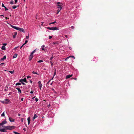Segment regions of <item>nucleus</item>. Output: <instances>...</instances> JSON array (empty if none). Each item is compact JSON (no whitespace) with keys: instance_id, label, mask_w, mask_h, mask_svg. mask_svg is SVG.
<instances>
[{"instance_id":"nucleus-1","label":"nucleus","mask_w":134,"mask_h":134,"mask_svg":"<svg viewBox=\"0 0 134 134\" xmlns=\"http://www.w3.org/2000/svg\"><path fill=\"white\" fill-rule=\"evenodd\" d=\"M14 29L16 30H19L21 31H22L23 32H24L25 31L22 28H20L19 27H17L16 26H13V25H10Z\"/></svg>"},{"instance_id":"nucleus-2","label":"nucleus","mask_w":134,"mask_h":134,"mask_svg":"<svg viewBox=\"0 0 134 134\" xmlns=\"http://www.w3.org/2000/svg\"><path fill=\"white\" fill-rule=\"evenodd\" d=\"M62 3L60 2H58L57 3V6L58 9V10H59V12H60L62 9Z\"/></svg>"},{"instance_id":"nucleus-3","label":"nucleus","mask_w":134,"mask_h":134,"mask_svg":"<svg viewBox=\"0 0 134 134\" xmlns=\"http://www.w3.org/2000/svg\"><path fill=\"white\" fill-rule=\"evenodd\" d=\"M15 127L14 126H5L4 127V128L6 129V130H12L15 129Z\"/></svg>"},{"instance_id":"nucleus-4","label":"nucleus","mask_w":134,"mask_h":134,"mask_svg":"<svg viewBox=\"0 0 134 134\" xmlns=\"http://www.w3.org/2000/svg\"><path fill=\"white\" fill-rule=\"evenodd\" d=\"M47 29H48L50 30H59V29L57 28L56 27H47Z\"/></svg>"},{"instance_id":"nucleus-5","label":"nucleus","mask_w":134,"mask_h":134,"mask_svg":"<svg viewBox=\"0 0 134 134\" xmlns=\"http://www.w3.org/2000/svg\"><path fill=\"white\" fill-rule=\"evenodd\" d=\"M38 87L40 88V90H41V88L42 87V85L41 83V81H39L38 82Z\"/></svg>"},{"instance_id":"nucleus-6","label":"nucleus","mask_w":134,"mask_h":134,"mask_svg":"<svg viewBox=\"0 0 134 134\" xmlns=\"http://www.w3.org/2000/svg\"><path fill=\"white\" fill-rule=\"evenodd\" d=\"M4 100L5 101V102H4V101H2V102L3 103H5V104H7L9 103V102H10V100L8 99H5Z\"/></svg>"},{"instance_id":"nucleus-7","label":"nucleus","mask_w":134,"mask_h":134,"mask_svg":"<svg viewBox=\"0 0 134 134\" xmlns=\"http://www.w3.org/2000/svg\"><path fill=\"white\" fill-rule=\"evenodd\" d=\"M19 81L20 82H27L26 78H24V79H21Z\"/></svg>"},{"instance_id":"nucleus-8","label":"nucleus","mask_w":134,"mask_h":134,"mask_svg":"<svg viewBox=\"0 0 134 134\" xmlns=\"http://www.w3.org/2000/svg\"><path fill=\"white\" fill-rule=\"evenodd\" d=\"M7 123L6 121L4 120L1 123H0V125L1 126L3 125L4 124H6Z\"/></svg>"},{"instance_id":"nucleus-9","label":"nucleus","mask_w":134,"mask_h":134,"mask_svg":"<svg viewBox=\"0 0 134 134\" xmlns=\"http://www.w3.org/2000/svg\"><path fill=\"white\" fill-rule=\"evenodd\" d=\"M6 129L4 128V129H1L0 128V131L1 132H6L7 131Z\"/></svg>"},{"instance_id":"nucleus-10","label":"nucleus","mask_w":134,"mask_h":134,"mask_svg":"<svg viewBox=\"0 0 134 134\" xmlns=\"http://www.w3.org/2000/svg\"><path fill=\"white\" fill-rule=\"evenodd\" d=\"M72 74L66 75V79H68L71 77L72 76Z\"/></svg>"},{"instance_id":"nucleus-11","label":"nucleus","mask_w":134,"mask_h":134,"mask_svg":"<svg viewBox=\"0 0 134 134\" xmlns=\"http://www.w3.org/2000/svg\"><path fill=\"white\" fill-rule=\"evenodd\" d=\"M9 119L10 122H13L14 121V119L12 118L9 117Z\"/></svg>"},{"instance_id":"nucleus-12","label":"nucleus","mask_w":134,"mask_h":134,"mask_svg":"<svg viewBox=\"0 0 134 134\" xmlns=\"http://www.w3.org/2000/svg\"><path fill=\"white\" fill-rule=\"evenodd\" d=\"M16 88L18 90L19 94H20L21 93V90L19 88L17 87Z\"/></svg>"},{"instance_id":"nucleus-13","label":"nucleus","mask_w":134,"mask_h":134,"mask_svg":"<svg viewBox=\"0 0 134 134\" xmlns=\"http://www.w3.org/2000/svg\"><path fill=\"white\" fill-rule=\"evenodd\" d=\"M33 57V55L30 54L29 57V60L31 61Z\"/></svg>"},{"instance_id":"nucleus-14","label":"nucleus","mask_w":134,"mask_h":134,"mask_svg":"<svg viewBox=\"0 0 134 134\" xmlns=\"http://www.w3.org/2000/svg\"><path fill=\"white\" fill-rule=\"evenodd\" d=\"M6 59V57L5 55H4L3 56V58H2L1 59L0 61H4Z\"/></svg>"},{"instance_id":"nucleus-15","label":"nucleus","mask_w":134,"mask_h":134,"mask_svg":"<svg viewBox=\"0 0 134 134\" xmlns=\"http://www.w3.org/2000/svg\"><path fill=\"white\" fill-rule=\"evenodd\" d=\"M27 120L28 121V124L29 125L30 124V117H29L27 119Z\"/></svg>"},{"instance_id":"nucleus-16","label":"nucleus","mask_w":134,"mask_h":134,"mask_svg":"<svg viewBox=\"0 0 134 134\" xmlns=\"http://www.w3.org/2000/svg\"><path fill=\"white\" fill-rule=\"evenodd\" d=\"M37 116L36 114H35L33 118V120H34L36 118H37Z\"/></svg>"},{"instance_id":"nucleus-17","label":"nucleus","mask_w":134,"mask_h":134,"mask_svg":"<svg viewBox=\"0 0 134 134\" xmlns=\"http://www.w3.org/2000/svg\"><path fill=\"white\" fill-rule=\"evenodd\" d=\"M16 35H17V32H15L14 33V35H13V38H15L16 37Z\"/></svg>"},{"instance_id":"nucleus-18","label":"nucleus","mask_w":134,"mask_h":134,"mask_svg":"<svg viewBox=\"0 0 134 134\" xmlns=\"http://www.w3.org/2000/svg\"><path fill=\"white\" fill-rule=\"evenodd\" d=\"M18 54H17L15 53L14 54V55L13 56V58H16Z\"/></svg>"},{"instance_id":"nucleus-19","label":"nucleus","mask_w":134,"mask_h":134,"mask_svg":"<svg viewBox=\"0 0 134 134\" xmlns=\"http://www.w3.org/2000/svg\"><path fill=\"white\" fill-rule=\"evenodd\" d=\"M45 47V46L44 45H43L42 46H41V48H42V50H44V51H45V50L44 49V47Z\"/></svg>"},{"instance_id":"nucleus-20","label":"nucleus","mask_w":134,"mask_h":134,"mask_svg":"<svg viewBox=\"0 0 134 134\" xmlns=\"http://www.w3.org/2000/svg\"><path fill=\"white\" fill-rule=\"evenodd\" d=\"M70 57H72V58H73L74 59H75V57H74L72 55V56H70L68 57L67 58V59H68V58H69Z\"/></svg>"},{"instance_id":"nucleus-21","label":"nucleus","mask_w":134,"mask_h":134,"mask_svg":"<svg viewBox=\"0 0 134 134\" xmlns=\"http://www.w3.org/2000/svg\"><path fill=\"white\" fill-rule=\"evenodd\" d=\"M21 85V83L19 82L17 83L16 84V86L20 85Z\"/></svg>"},{"instance_id":"nucleus-22","label":"nucleus","mask_w":134,"mask_h":134,"mask_svg":"<svg viewBox=\"0 0 134 134\" xmlns=\"http://www.w3.org/2000/svg\"><path fill=\"white\" fill-rule=\"evenodd\" d=\"M43 62V60H40L38 61H37V63H41Z\"/></svg>"},{"instance_id":"nucleus-23","label":"nucleus","mask_w":134,"mask_h":134,"mask_svg":"<svg viewBox=\"0 0 134 134\" xmlns=\"http://www.w3.org/2000/svg\"><path fill=\"white\" fill-rule=\"evenodd\" d=\"M56 23V21H54V22H51V23H49V25H51V24H54V23Z\"/></svg>"},{"instance_id":"nucleus-24","label":"nucleus","mask_w":134,"mask_h":134,"mask_svg":"<svg viewBox=\"0 0 134 134\" xmlns=\"http://www.w3.org/2000/svg\"><path fill=\"white\" fill-rule=\"evenodd\" d=\"M36 50L35 49L33 51H32L30 54H32L33 55V54L36 51Z\"/></svg>"},{"instance_id":"nucleus-25","label":"nucleus","mask_w":134,"mask_h":134,"mask_svg":"<svg viewBox=\"0 0 134 134\" xmlns=\"http://www.w3.org/2000/svg\"><path fill=\"white\" fill-rule=\"evenodd\" d=\"M5 116L4 112V111L1 115L2 116Z\"/></svg>"},{"instance_id":"nucleus-26","label":"nucleus","mask_w":134,"mask_h":134,"mask_svg":"<svg viewBox=\"0 0 134 134\" xmlns=\"http://www.w3.org/2000/svg\"><path fill=\"white\" fill-rule=\"evenodd\" d=\"M2 49L3 50H5V48L4 46H2Z\"/></svg>"},{"instance_id":"nucleus-27","label":"nucleus","mask_w":134,"mask_h":134,"mask_svg":"<svg viewBox=\"0 0 134 134\" xmlns=\"http://www.w3.org/2000/svg\"><path fill=\"white\" fill-rule=\"evenodd\" d=\"M17 7V6L16 5H13L12 7V8L13 9H15Z\"/></svg>"},{"instance_id":"nucleus-28","label":"nucleus","mask_w":134,"mask_h":134,"mask_svg":"<svg viewBox=\"0 0 134 134\" xmlns=\"http://www.w3.org/2000/svg\"><path fill=\"white\" fill-rule=\"evenodd\" d=\"M32 73L34 74H36L37 75H38L37 73L36 72H35L34 71H33L32 72Z\"/></svg>"},{"instance_id":"nucleus-29","label":"nucleus","mask_w":134,"mask_h":134,"mask_svg":"<svg viewBox=\"0 0 134 134\" xmlns=\"http://www.w3.org/2000/svg\"><path fill=\"white\" fill-rule=\"evenodd\" d=\"M5 64L3 63H1L0 64V66H3V65H4Z\"/></svg>"},{"instance_id":"nucleus-30","label":"nucleus","mask_w":134,"mask_h":134,"mask_svg":"<svg viewBox=\"0 0 134 134\" xmlns=\"http://www.w3.org/2000/svg\"><path fill=\"white\" fill-rule=\"evenodd\" d=\"M9 71L10 73H11L12 74H13L14 72V71Z\"/></svg>"},{"instance_id":"nucleus-31","label":"nucleus","mask_w":134,"mask_h":134,"mask_svg":"<svg viewBox=\"0 0 134 134\" xmlns=\"http://www.w3.org/2000/svg\"><path fill=\"white\" fill-rule=\"evenodd\" d=\"M13 132L15 134H21L20 133H19L16 132L15 131H14Z\"/></svg>"},{"instance_id":"nucleus-32","label":"nucleus","mask_w":134,"mask_h":134,"mask_svg":"<svg viewBox=\"0 0 134 134\" xmlns=\"http://www.w3.org/2000/svg\"><path fill=\"white\" fill-rule=\"evenodd\" d=\"M50 63L51 64V65L52 66L53 65V62L51 61L50 62Z\"/></svg>"},{"instance_id":"nucleus-33","label":"nucleus","mask_w":134,"mask_h":134,"mask_svg":"<svg viewBox=\"0 0 134 134\" xmlns=\"http://www.w3.org/2000/svg\"><path fill=\"white\" fill-rule=\"evenodd\" d=\"M14 2H13L12 1H11L10 2V4H14Z\"/></svg>"},{"instance_id":"nucleus-34","label":"nucleus","mask_w":134,"mask_h":134,"mask_svg":"<svg viewBox=\"0 0 134 134\" xmlns=\"http://www.w3.org/2000/svg\"><path fill=\"white\" fill-rule=\"evenodd\" d=\"M18 2V0H15L14 2L15 4L16 3Z\"/></svg>"},{"instance_id":"nucleus-35","label":"nucleus","mask_w":134,"mask_h":134,"mask_svg":"<svg viewBox=\"0 0 134 134\" xmlns=\"http://www.w3.org/2000/svg\"><path fill=\"white\" fill-rule=\"evenodd\" d=\"M35 100L36 101V102H37V101H38V99L37 98H35Z\"/></svg>"},{"instance_id":"nucleus-36","label":"nucleus","mask_w":134,"mask_h":134,"mask_svg":"<svg viewBox=\"0 0 134 134\" xmlns=\"http://www.w3.org/2000/svg\"><path fill=\"white\" fill-rule=\"evenodd\" d=\"M53 56H52V57H51L50 59V60H52V59H53Z\"/></svg>"},{"instance_id":"nucleus-37","label":"nucleus","mask_w":134,"mask_h":134,"mask_svg":"<svg viewBox=\"0 0 134 134\" xmlns=\"http://www.w3.org/2000/svg\"><path fill=\"white\" fill-rule=\"evenodd\" d=\"M56 70H55V71L54 72V75H53V76H54L56 75Z\"/></svg>"},{"instance_id":"nucleus-38","label":"nucleus","mask_w":134,"mask_h":134,"mask_svg":"<svg viewBox=\"0 0 134 134\" xmlns=\"http://www.w3.org/2000/svg\"><path fill=\"white\" fill-rule=\"evenodd\" d=\"M27 42H28L27 40H26L25 43H24V44H26L27 43Z\"/></svg>"},{"instance_id":"nucleus-39","label":"nucleus","mask_w":134,"mask_h":134,"mask_svg":"<svg viewBox=\"0 0 134 134\" xmlns=\"http://www.w3.org/2000/svg\"><path fill=\"white\" fill-rule=\"evenodd\" d=\"M49 39H51L52 38V37L51 36H49Z\"/></svg>"},{"instance_id":"nucleus-40","label":"nucleus","mask_w":134,"mask_h":134,"mask_svg":"<svg viewBox=\"0 0 134 134\" xmlns=\"http://www.w3.org/2000/svg\"><path fill=\"white\" fill-rule=\"evenodd\" d=\"M51 81V80H49L47 82V84H49V83L50 81Z\"/></svg>"},{"instance_id":"nucleus-41","label":"nucleus","mask_w":134,"mask_h":134,"mask_svg":"<svg viewBox=\"0 0 134 134\" xmlns=\"http://www.w3.org/2000/svg\"><path fill=\"white\" fill-rule=\"evenodd\" d=\"M70 27L72 29H74V27L73 26H72Z\"/></svg>"},{"instance_id":"nucleus-42","label":"nucleus","mask_w":134,"mask_h":134,"mask_svg":"<svg viewBox=\"0 0 134 134\" xmlns=\"http://www.w3.org/2000/svg\"><path fill=\"white\" fill-rule=\"evenodd\" d=\"M5 11H6L7 10H8V9H7L6 7H5Z\"/></svg>"},{"instance_id":"nucleus-43","label":"nucleus","mask_w":134,"mask_h":134,"mask_svg":"<svg viewBox=\"0 0 134 134\" xmlns=\"http://www.w3.org/2000/svg\"><path fill=\"white\" fill-rule=\"evenodd\" d=\"M31 77L30 76H27V79H29Z\"/></svg>"},{"instance_id":"nucleus-44","label":"nucleus","mask_w":134,"mask_h":134,"mask_svg":"<svg viewBox=\"0 0 134 134\" xmlns=\"http://www.w3.org/2000/svg\"><path fill=\"white\" fill-rule=\"evenodd\" d=\"M29 38V36H26V39H28Z\"/></svg>"},{"instance_id":"nucleus-45","label":"nucleus","mask_w":134,"mask_h":134,"mask_svg":"<svg viewBox=\"0 0 134 134\" xmlns=\"http://www.w3.org/2000/svg\"><path fill=\"white\" fill-rule=\"evenodd\" d=\"M2 6L3 7H4V8H5V7H5L4 6V4L3 3H2Z\"/></svg>"},{"instance_id":"nucleus-46","label":"nucleus","mask_w":134,"mask_h":134,"mask_svg":"<svg viewBox=\"0 0 134 134\" xmlns=\"http://www.w3.org/2000/svg\"><path fill=\"white\" fill-rule=\"evenodd\" d=\"M30 93L31 94H32L33 93V91H30Z\"/></svg>"},{"instance_id":"nucleus-47","label":"nucleus","mask_w":134,"mask_h":134,"mask_svg":"<svg viewBox=\"0 0 134 134\" xmlns=\"http://www.w3.org/2000/svg\"><path fill=\"white\" fill-rule=\"evenodd\" d=\"M21 82L22 84L23 85H25V84L23 82Z\"/></svg>"},{"instance_id":"nucleus-48","label":"nucleus","mask_w":134,"mask_h":134,"mask_svg":"<svg viewBox=\"0 0 134 134\" xmlns=\"http://www.w3.org/2000/svg\"><path fill=\"white\" fill-rule=\"evenodd\" d=\"M59 12V10H57V13H56V14H58L59 13V12Z\"/></svg>"},{"instance_id":"nucleus-49","label":"nucleus","mask_w":134,"mask_h":134,"mask_svg":"<svg viewBox=\"0 0 134 134\" xmlns=\"http://www.w3.org/2000/svg\"><path fill=\"white\" fill-rule=\"evenodd\" d=\"M23 99H23V98H21V100L22 101H23Z\"/></svg>"},{"instance_id":"nucleus-50","label":"nucleus","mask_w":134,"mask_h":134,"mask_svg":"<svg viewBox=\"0 0 134 134\" xmlns=\"http://www.w3.org/2000/svg\"><path fill=\"white\" fill-rule=\"evenodd\" d=\"M54 77V76H53V77L50 80H52L53 79Z\"/></svg>"},{"instance_id":"nucleus-51","label":"nucleus","mask_w":134,"mask_h":134,"mask_svg":"<svg viewBox=\"0 0 134 134\" xmlns=\"http://www.w3.org/2000/svg\"><path fill=\"white\" fill-rule=\"evenodd\" d=\"M52 84H53V82H52V83H50V85H52Z\"/></svg>"},{"instance_id":"nucleus-52","label":"nucleus","mask_w":134,"mask_h":134,"mask_svg":"<svg viewBox=\"0 0 134 134\" xmlns=\"http://www.w3.org/2000/svg\"><path fill=\"white\" fill-rule=\"evenodd\" d=\"M65 37H66V38H67L68 37V36L67 35H65Z\"/></svg>"},{"instance_id":"nucleus-53","label":"nucleus","mask_w":134,"mask_h":134,"mask_svg":"<svg viewBox=\"0 0 134 134\" xmlns=\"http://www.w3.org/2000/svg\"><path fill=\"white\" fill-rule=\"evenodd\" d=\"M30 82L31 83H32V81L31 80L30 81Z\"/></svg>"},{"instance_id":"nucleus-54","label":"nucleus","mask_w":134,"mask_h":134,"mask_svg":"<svg viewBox=\"0 0 134 134\" xmlns=\"http://www.w3.org/2000/svg\"><path fill=\"white\" fill-rule=\"evenodd\" d=\"M69 49H70V50H71V49H72V48H71V47H69Z\"/></svg>"},{"instance_id":"nucleus-55","label":"nucleus","mask_w":134,"mask_h":134,"mask_svg":"<svg viewBox=\"0 0 134 134\" xmlns=\"http://www.w3.org/2000/svg\"><path fill=\"white\" fill-rule=\"evenodd\" d=\"M18 115L19 116H20V114H19Z\"/></svg>"},{"instance_id":"nucleus-56","label":"nucleus","mask_w":134,"mask_h":134,"mask_svg":"<svg viewBox=\"0 0 134 134\" xmlns=\"http://www.w3.org/2000/svg\"><path fill=\"white\" fill-rule=\"evenodd\" d=\"M5 18H6V19H9V18H8V17H6Z\"/></svg>"},{"instance_id":"nucleus-57","label":"nucleus","mask_w":134,"mask_h":134,"mask_svg":"<svg viewBox=\"0 0 134 134\" xmlns=\"http://www.w3.org/2000/svg\"><path fill=\"white\" fill-rule=\"evenodd\" d=\"M25 44H24H24H23V45H22V46H24Z\"/></svg>"},{"instance_id":"nucleus-58","label":"nucleus","mask_w":134,"mask_h":134,"mask_svg":"<svg viewBox=\"0 0 134 134\" xmlns=\"http://www.w3.org/2000/svg\"><path fill=\"white\" fill-rule=\"evenodd\" d=\"M75 79V80H77V79L76 78H75V79Z\"/></svg>"},{"instance_id":"nucleus-59","label":"nucleus","mask_w":134,"mask_h":134,"mask_svg":"<svg viewBox=\"0 0 134 134\" xmlns=\"http://www.w3.org/2000/svg\"><path fill=\"white\" fill-rule=\"evenodd\" d=\"M6 23H7V24H9V23H8V21H7V22H6Z\"/></svg>"},{"instance_id":"nucleus-60","label":"nucleus","mask_w":134,"mask_h":134,"mask_svg":"<svg viewBox=\"0 0 134 134\" xmlns=\"http://www.w3.org/2000/svg\"><path fill=\"white\" fill-rule=\"evenodd\" d=\"M23 47V46H22L20 47V49H21Z\"/></svg>"},{"instance_id":"nucleus-61","label":"nucleus","mask_w":134,"mask_h":134,"mask_svg":"<svg viewBox=\"0 0 134 134\" xmlns=\"http://www.w3.org/2000/svg\"><path fill=\"white\" fill-rule=\"evenodd\" d=\"M35 97L32 98V99H34L35 98Z\"/></svg>"},{"instance_id":"nucleus-62","label":"nucleus","mask_w":134,"mask_h":134,"mask_svg":"<svg viewBox=\"0 0 134 134\" xmlns=\"http://www.w3.org/2000/svg\"><path fill=\"white\" fill-rule=\"evenodd\" d=\"M17 47H15V49H16V48H17Z\"/></svg>"},{"instance_id":"nucleus-63","label":"nucleus","mask_w":134,"mask_h":134,"mask_svg":"<svg viewBox=\"0 0 134 134\" xmlns=\"http://www.w3.org/2000/svg\"><path fill=\"white\" fill-rule=\"evenodd\" d=\"M25 129L24 128V130H25V129Z\"/></svg>"},{"instance_id":"nucleus-64","label":"nucleus","mask_w":134,"mask_h":134,"mask_svg":"<svg viewBox=\"0 0 134 134\" xmlns=\"http://www.w3.org/2000/svg\"><path fill=\"white\" fill-rule=\"evenodd\" d=\"M24 1H25V0H24Z\"/></svg>"}]
</instances>
